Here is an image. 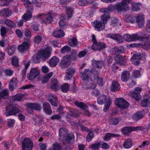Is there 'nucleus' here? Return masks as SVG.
<instances>
[{"mask_svg": "<svg viewBox=\"0 0 150 150\" xmlns=\"http://www.w3.org/2000/svg\"><path fill=\"white\" fill-rule=\"evenodd\" d=\"M144 115L142 112H137L134 114L132 117L133 119L135 120H138L143 118Z\"/></svg>", "mask_w": 150, "mask_h": 150, "instance_id": "nucleus-34", "label": "nucleus"}, {"mask_svg": "<svg viewBox=\"0 0 150 150\" xmlns=\"http://www.w3.org/2000/svg\"><path fill=\"white\" fill-rule=\"evenodd\" d=\"M5 74L7 76H11L13 73V71L10 69H6L5 71Z\"/></svg>", "mask_w": 150, "mask_h": 150, "instance_id": "nucleus-63", "label": "nucleus"}, {"mask_svg": "<svg viewBox=\"0 0 150 150\" xmlns=\"http://www.w3.org/2000/svg\"><path fill=\"white\" fill-rule=\"evenodd\" d=\"M53 36L56 38H61L64 36L65 33L63 30H59L53 33Z\"/></svg>", "mask_w": 150, "mask_h": 150, "instance_id": "nucleus-31", "label": "nucleus"}, {"mask_svg": "<svg viewBox=\"0 0 150 150\" xmlns=\"http://www.w3.org/2000/svg\"><path fill=\"white\" fill-rule=\"evenodd\" d=\"M92 2V1H87V0H83L79 1L78 3V4L79 6H82L88 4H91Z\"/></svg>", "mask_w": 150, "mask_h": 150, "instance_id": "nucleus-48", "label": "nucleus"}, {"mask_svg": "<svg viewBox=\"0 0 150 150\" xmlns=\"http://www.w3.org/2000/svg\"><path fill=\"white\" fill-rule=\"evenodd\" d=\"M18 59L16 56H13L12 59V63L13 65L17 66L18 65Z\"/></svg>", "mask_w": 150, "mask_h": 150, "instance_id": "nucleus-54", "label": "nucleus"}, {"mask_svg": "<svg viewBox=\"0 0 150 150\" xmlns=\"http://www.w3.org/2000/svg\"><path fill=\"white\" fill-rule=\"evenodd\" d=\"M140 33H135L132 35L126 34L123 35V38H149V36L147 34L144 35V36H141Z\"/></svg>", "mask_w": 150, "mask_h": 150, "instance_id": "nucleus-25", "label": "nucleus"}, {"mask_svg": "<svg viewBox=\"0 0 150 150\" xmlns=\"http://www.w3.org/2000/svg\"><path fill=\"white\" fill-rule=\"evenodd\" d=\"M130 76L129 73L126 71H125L122 72L121 76V80L124 82L127 81L129 79Z\"/></svg>", "mask_w": 150, "mask_h": 150, "instance_id": "nucleus-33", "label": "nucleus"}, {"mask_svg": "<svg viewBox=\"0 0 150 150\" xmlns=\"http://www.w3.org/2000/svg\"><path fill=\"white\" fill-rule=\"evenodd\" d=\"M150 144V141L149 140L145 141L142 143V145L139 146L140 148H143L145 146H147Z\"/></svg>", "mask_w": 150, "mask_h": 150, "instance_id": "nucleus-64", "label": "nucleus"}, {"mask_svg": "<svg viewBox=\"0 0 150 150\" xmlns=\"http://www.w3.org/2000/svg\"><path fill=\"white\" fill-rule=\"evenodd\" d=\"M133 145L132 140L130 139H128L125 140L123 144V147L126 149L131 148Z\"/></svg>", "mask_w": 150, "mask_h": 150, "instance_id": "nucleus-23", "label": "nucleus"}, {"mask_svg": "<svg viewBox=\"0 0 150 150\" xmlns=\"http://www.w3.org/2000/svg\"><path fill=\"white\" fill-rule=\"evenodd\" d=\"M23 97V95L21 94H18L16 95L14 97L12 98V100H21Z\"/></svg>", "mask_w": 150, "mask_h": 150, "instance_id": "nucleus-55", "label": "nucleus"}, {"mask_svg": "<svg viewBox=\"0 0 150 150\" xmlns=\"http://www.w3.org/2000/svg\"><path fill=\"white\" fill-rule=\"evenodd\" d=\"M77 42L76 38H72L68 41V43L70 46L74 47L76 45Z\"/></svg>", "mask_w": 150, "mask_h": 150, "instance_id": "nucleus-44", "label": "nucleus"}, {"mask_svg": "<svg viewBox=\"0 0 150 150\" xmlns=\"http://www.w3.org/2000/svg\"><path fill=\"white\" fill-rule=\"evenodd\" d=\"M140 71L138 70H135L132 73V76L135 78H137L140 76Z\"/></svg>", "mask_w": 150, "mask_h": 150, "instance_id": "nucleus-58", "label": "nucleus"}, {"mask_svg": "<svg viewBox=\"0 0 150 150\" xmlns=\"http://www.w3.org/2000/svg\"><path fill=\"white\" fill-rule=\"evenodd\" d=\"M1 14L5 16H9L11 15L8 9L7 8L2 9L1 11Z\"/></svg>", "mask_w": 150, "mask_h": 150, "instance_id": "nucleus-43", "label": "nucleus"}, {"mask_svg": "<svg viewBox=\"0 0 150 150\" xmlns=\"http://www.w3.org/2000/svg\"><path fill=\"white\" fill-rule=\"evenodd\" d=\"M12 108L10 110V106H8L7 108V111L6 113V115L8 116L10 115H15L16 114L19 112L20 111V110L16 107H13L12 105Z\"/></svg>", "mask_w": 150, "mask_h": 150, "instance_id": "nucleus-12", "label": "nucleus"}, {"mask_svg": "<svg viewBox=\"0 0 150 150\" xmlns=\"http://www.w3.org/2000/svg\"><path fill=\"white\" fill-rule=\"evenodd\" d=\"M66 13L68 17L69 18L72 17L74 12V9L72 8L68 7L66 8Z\"/></svg>", "mask_w": 150, "mask_h": 150, "instance_id": "nucleus-39", "label": "nucleus"}, {"mask_svg": "<svg viewBox=\"0 0 150 150\" xmlns=\"http://www.w3.org/2000/svg\"><path fill=\"white\" fill-rule=\"evenodd\" d=\"M110 18V16L108 14H105L102 16L101 18V19L102 21V24L104 25L105 24H106Z\"/></svg>", "mask_w": 150, "mask_h": 150, "instance_id": "nucleus-40", "label": "nucleus"}, {"mask_svg": "<svg viewBox=\"0 0 150 150\" xmlns=\"http://www.w3.org/2000/svg\"><path fill=\"white\" fill-rule=\"evenodd\" d=\"M43 108L44 111L47 114L50 115L52 113L51 106L49 103H45L43 104Z\"/></svg>", "mask_w": 150, "mask_h": 150, "instance_id": "nucleus-20", "label": "nucleus"}, {"mask_svg": "<svg viewBox=\"0 0 150 150\" xmlns=\"http://www.w3.org/2000/svg\"><path fill=\"white\" fill-rule=\"evenodd\" d=\"M139 129V127H126L122 128L121 129V131L124 134H126L129 133L131 131L137 130Z\"/></svg>", "mask_w": 150, "mask_h": 150, "instance_id": "nucleus-15", "label": "nucleus"}, {"mask_svg": "<svg viewBox=\"0 0 150 150\" xmlns=\"http://www.w3.org/2000/svg\"><path fill=\"white\" fill-rule=\"evenodd\" d=\"M71 49L70 47L67 45H65L61 49V51L62 53H65L66 52L69 51L71 50Z\"/></svg>", "mask_w": 150, "mask_h": 150, "instance_id": "nucleus-52", "label": "nucleus"}, {"mask_svg": "<svg viewBox=\"0 0 150 150\" xmlns=\"http://www.w3.org/2000/svg\"><path fill=\"white\" fill-rule=\"evenodd\" d=\"M66 24V19L64 18L61 19L59 22V25L61 27H64Z\"/></svg>", "mask_w": 150, "mask_h": 150, "instance_id": "nucleus-59", "label": "nucleus"}, {"mask_svg": "<svg viewBox=\"0 0 150 150\" xmlns=\"http://www.w3.org/2000/svg\"><path fill=\"white\" fill-rule=\"evenodd\" d=\"M49 101L52 106H55V107L57 106L58 102L57 97H53L51 99L49 100Z\"/></svg>", "mask_w": 150, "mask_h": 150, "instance_id": "nucleus-45", "label": "nucleus"}, {"mask_svg": "<svg viewBox=\"0 0 150 150\" xmlns=\"http://www.w3.org/2000/svg\"><path fill=\"white\" fill-rule=\"evenodd\" d=\"M99 11L102 13L106 14L108 13L110 10L109 8H103L100 9Z\"/></svg>", "mask_w": 150, "mask_h": 150, "instance_id": "nucleus-61", "label": "nucleus"}, {"mask_svg": "<svg viewBox=\"0 0 150 150\" xmlns=\"http://www.w3.org/2000/svg\"><path fill=\"white\" fill-rule=\"evenodd\" d=\"M93 137V132L91 131L89 132L86 137L87 141L88 142H90L91 140Z\"/></svg>", "mask_w": 150, "mask_h": 150, "instance_id": "nucleus-57", "label": "nucleus"}, {"mask_svg": "<svg viewBox=\"0 0 150 150\" xmlns=\"http://www.w3.org/2000/svg\"><path fill=\"white\" fill-rule=\"evenodd\" d=\"M1 23L2 24H5L10 28L15 26V24L12 21L6 19H4L1 20Z\"/></svg>", "mask_w": 150, "mask_h": 150, "instance_id": "nucleus-21", "label": "nucleus"}, {"mask_svg": "<svg viewBox=\"0 0 150 150\" xmlns=\"http://www.w3.org/2000/svg\"><path fill=\"white\" fill-rule=\"evenodd\" d=\"M110 98L107 99V97L106 96L102 95L98 98L97 100L98 103L99 105H102L104 102H107Z\"/></svg>", "mask_w": 150, "mask_h": 150, "instance_id": "nucleus-29", "label": "nucleus"}, {"mask_svg": "<svg viewBox=\"0 0 150 150\" xmlns=\"http://www.w3.org/2000/svg\"><path fill=\"white\" fill-rule=\"evenodd\" d=\"M71 62L70 56H65L63 57L62 59L60 62L59 65L62 68H64L69 66Z\"/></svg>", "mask_w": 150, "mask_h": 150, "instance_id": "nucleus-8", "label": "nucleus"}, {"mask_svg": "<svg viewBox=\"0 0 150 150\" xmlns=\"http://www.w3.org/2000/svg\"><path fill=\"white\" fill-rule=\"evenodd\" d=\"M40 74L39 71L36 68H32L28 75V78L30 80H33L39 75Z\"/></svg>", "mask_w": 150, "mask_h": 150, "instance_id": "nucleus-10", "label": "nucleus"}, {"mask_svg": "<svg viewBox=\"0 0 150 150\" xmlns=\"http://www.w3.org/2000/svg\"><path fill=\"white\" fill-rule=\"evenodd\" d=\"M142 90V88L140 87H137L136 88L134 92L132 93V96L136 100H138L141 98V96L139 94Z\"/></svg>", "mask_w": 150, "mask_h": 150, "instance_id": "nucleus-16", "label": "nucleus"}, {"mask_svg": "<svg viewBox=\"0 0 150 150\" xmlns=\"http://www.w3.org/2000/svg\"><path fill=\"white\" fill-rule=\"evenodd\" d=\"M34 121L35 125H41L43 121L42 119L38 116H37L34 118Z\"/></svg>", "mask_w": 150, "mask_h": 150, "instance_id": "nucleus-53", "label": "nucleus"}, {"mask_svg": "<svg viewBox=\"0 0 150 150\" xmlns=\"http://www.w3.org/2000/svg\"><path fill=\"white\" fill-rule=\"evenodd\" d=\"M75 71V69L69 68L67 70L65 79L67 80H70L72 78Z\"/></svg>", "mask_w": 150, "mask_h": 150, "instance_id": "nucleus-18", "label": "nucleus"}, {"mask_svg": "<svg viewBox=\"0 0 150 150\" xmlns=\"http://www.w3.org/2000/svg\"><path fill=\"white\" fill-rule=\"evenodd\" d=\"M92 74L91 70L86 69L83 72H81L82 79L86 80V84L85 85V88L87 89H94L95 88L96 83H95L94 80H90V77Z\"/></svg>", "mask_w": 150, "mask_h": 150, "instance_id": "nucleus-1", "label": "nucleus"}, {"mask_svg": "<svg viewBox=\"0 0 150 150\" xmlns=\"http://www.w3.org/2000/svg\"><path fill=\"white\" fill-rule=\"evenodd\" d=\"M132 10L134 11H138L140 9V7L141 6L140 3L133 2L132 3Z\"/></svg>", "mask_w": 150, "mask_h": 150, "instance_id": "nucleus-28", "label": "nucleus"}, {"mask_svg": "<svg viewBox=\"0 0 150 150\" xmlns=\"http://www.w3.org/2000/svg\"><path fill=\"white\" fill-rule=\"evenodd\" d=\"M53 74L52 72H51L45 75L42 80V83L43 84L46 83L52 76Z\"/></svg>", "mask_w": 150, "mask_h": 150, "instance_id": "nucleus-35", "label": "nucleus"}, {"mask_svg": "<svg viewBox=\"0 0 150 150\" xmlns=\"http://www.w3.org/2000/svg\"><path fill=\"white\" fill-rule=\"evenodd\" d=\"M94 80L95 83H98L100 86H102L104 83L102 79L100 78L98 75H95L94 76Z\"/></svg>", "mask_w": 150, "mask_h": 150, "instance_id": "nucleus-36", "label": "nucleus"}, {"mask_svg": "<svg viewBox=\"0 0 150 150\" xmlns=\"http://www.w3.org/2000/svg\"><path fill=\"white\" fill-rule=\"evenodd\" d=\"M145 56L146 54L145 53H142L141 54H134L132 56L130 60L135 64L138 65L139 64L140 62L137 60L144 59Z\"/></svg>", "mask_w": 150, "mask_h": 150, "instance_id": "nucleus-7", "label": "nucleus"}, {"mask_svg": "<svg viewBox=\"0 0 150 150\" xmlns=\"http://www.w3.org/2000/svg\"><path fill=\"white\" fill-rule=\"evenodd\" d=\"M111 104V101L110 99H109L107 102H106L105 107L103 109L104 112H106L108 110L109 107Z\"/></svg>", "mask_w": 150, "mask_h": 150, "instance_id": "nucleus-47", "label": "nucleus"}, {"mask_svg": "<svg viewBox=\"0 0 150 150\" xmlns=\"http://www.w3.org/2000/svg\"><path fill=\"white\" fill-rule=\"evenodd\" d=\"M8 90L7 89L4 90L1 92V98H7L8 97Z\"/></svg>", "mask_w": 150, "mask_h": 150, "instance_id": "nucleus-46", "label": "nucleus"}, {"mask_svg": "<svg viewBox=\"0 0 150 150\" xmlns=\"http://www.w3.org/2000/svg\"><path fill=\"white\" fill-rule=\"evenodd\" d=\"M108 38H118L120 37L122 35L118 33H109L107 35Z\"/></svg>", "mask_w": 150, "mask_h": 150, "instance_id": "nucleus-56", "label": "nucleus"}, {"mask_svg": "<svg viewBox=\"0 0 150 150\" xmlns=\"http://www.w3.org/2000/svg\"><path fill=\"white\" fill-rule=\"evenodd\" d=\"M115 104L121 108H125L128 107L129 103L122 98H118L115 101Z\"/></svg>", "mask_w": 150, "mask_h": 150, "instance_id": "nucleus-9", "label": "nucleus"}, {"mask_svg": "<svg viewBox=\"0 0 150 150\" xmlns=\"http://www.w3.org/2000/svg\"><path fill=\"white\" fill-rule=\"evenodd\" d=\"M18 83V81L16 78H13L10 81L9 88L11 90H14V88L16 86Z\"/></svg>", "mask_w": 150, "mask_h": 150, "instance_id": "nucleus-24", "label": "nucleus"}, {"mask_svg": "<svg viewBox=\"0 0 150 150\" xmlns=\"http://www.w3.org/2000/svg\"><path fill=\"white\" fill-rule=\"evenodd\" d=\"M122 50H121V49H120L119 48L115 47L113 49V51L115 53H123L125 51L124 48V47H122L121 48Z\"/></svg>", "mask_w": 150, "mask_h": 150, "instance_id": "nucleus-50", "label": "nucleus"}, {"mask_svg": "<svg viewBox=\"0 0 150 150\" xmlns=\"http://www.w3.org/2000/svg\"><path fill=\"white\" fill-rule=\"evenodd\" d=\"M32 16V14L31 12L27 11L22 16V20L24 22H26L28 20H29Z\"/></svg>", "mask_w": 150, "mask_h": 150, "instance_id": "nucleus-32", "label": "nucleus"}, {"mask_svg": "<svg viewBox=\"0 0 150 150\" xmlns=\"http://www.w3.org/2000/svg\"><path fill=\"white\" fill-rule=\"evenodd\" d=\"M30 44V39L28 38H25L22 44L18 46V51L21 52L25 51L29 48Z\"/></svg>", "mask_w": 150, "mask_h": 150, "instance_id": "nucleus-5", "label": "nucleus"}, {"mask_svg": "<svg viewBox=\"0 0 150 150\" xmlns=\"http://www.w3.org/2000/svg\"><path fill=\"white\" fill-rule=\"evenodd\" d=\"M59 139L62 140L65 139L69 143L74 141V135L72 133L68 134L67 130L64 128H61L59 129Z\"/></svg>", "mask_w": 150, "mask_h": 150, "instance_id": "nucleus-2", "label": "nucleus"}, {"mask_svg": "<svg viewBox=\"0 0 150 150\" xmlns=\"http://www.w3.org/2000/svg\"><path fill=\"white\" fill-rule=\"evenodd\" d=\"M26 105L29 108L36 110H40L42 109L41 106L39 104L30 103H27Z\"/></svg>", "mask_w": 150, "mask_h": 150, "instance_id": "nucleus-22", "label": "nucleus"}, {"mask_svg": "<svg viewBox=\"0 0 150 150\" xmlns=\"http://www.w3.org/2000/svg\"><path fill=\"white\" fill-rule=\"evenodd\" d=\"M132 0H122L120 3L115 4V8L119 11H126L129 9L128 5Z\"/></svg>", "mask_w": 150, "mask_h": 150, "instance_id": "nucleus-4", "label": "nucleus"}, {"mask_svg": "<svg viewBox=\"0 0 150 150\" xmlns=\"http://www.w3.org/2000/svg\"><path fill=\"white\" fill-rule=\"evenodd\" d=\"M51 48L48 47L44 50H40L36 54L35 58L37 60L42 59L43 60H45L48 58L50 55L51 52Z\"/></svg>", "mask_w": 150, "mask_h": 150, "instance_id": "nucleus-3", "label": "nucleus"}, {"mask_svg": "<svg viewBox=\"0 0 150 150\" xmlns=\"http://www.w3.org/2000/svg\"><path fill=\"white\" fill-rule=\"evenodd\" d=\"M31 26L33 30L38 31V25L35 22L32 23Z\"/></svg>", "mask_w": 150, "mask_h": 150, "instance_id": "nucleus-60", "label": "nucleus"}, {"mask_svg": "<svg viewBox=\"0 0 150 150\" xmlns=\"http://www.w3.org/2000/svg\"><path fill=\"white\" fill-rule=\"evenodd\" d=\"M91 25L98 31H100L105 28L104 25H103L100 21L97 20H95L92 22Z\"/></svg>", "mask_w": 150, "mask_h": 150, "instance_id": "nucleus-13", "label": "nucleus"}, {"mask_svg": "<svg viewBox=\"0 0 150 150\" xmlns=\"http://www.w3.org/2000/svg\"><path fill=\"white\" fill-rule=\"evenodd\" d=\"M120 137V135L119 134L108 133L106 134L104 139L105 141H107L110 140L112 137L118 138Z\"/></svg>", "mask_w": 150, "mask_h": 150, "instance_id": "nucleus-30", "label": "nucleus"}, {"mask_svg": "<svg viewBox=\"0 0 150 150\" xmlns=\"http://www.w3.org/2000/svg\"><path fill=\"white\" fill-rule=\"evenodd\" d=\"M100 145V142H96L95 143L89 145V147L93 150H95L96 149H98Z\"/></svg>", "mask_w": 150, "mask_h": 150, "instance_id": "nucleus-41", "label": "nucleus"}, {"mask_svg": "<svg viewBox=\"0 0 150 150\" xmlns=\"http://www.w3.org/2000/svg\"><path fill=\"white\" fill-rule=\"evenodd\" d=\"M16 47L15 45L11 46L8 50V54L12 55H13L15 51Z\"/></svg>", "mask_w": 150, "mask_h": 150, "instance_id": "nucleus-51", "label": "nucleus"}, {"mask_svg": "<svg viewBox=\"0 0 150 150\" xmlns=\"http://www.w3.org/2000/svg\"><path fill=\"white\" fill-rule=\"evenodd\" d=\"M53 147L52 150H61L59 145L57 143L53 144Z\"/></svg>", "mask_w": 150, "mask_h": 150, "instance_id": "nucleus-62", "label": "nucleus"}, {"mask_svg": "<svg viewBox=\"0 0 150 150\" xmlns=\"http://www.w3.org/2000/svg\"><path fill=\"white\" fill-rule=\"evenodd\" d=\"M92 66L97 68H100L103 65V62L102 61H97L93 59L92 61Z\"/></svg>", "mask_w": 150, "mask_h": 150, "instance_id": "nucleus-38", "label": "nucleus"}, {"mask_svg": "<svg viewBox=\"0 0 150 150\" xmlns=\"http://www.w3.org/2000/svg\"><path fill=\"white\" fill-rule=\"evenodd\" d=\"M59 61V58L54 56L50 59L49 64L50 67H54L56 66Z\"/></svg>", "mask_w": 150, "mask_h": 150, "instance_id": "nucleus-17", "label": "nucleus"}, {"mask_svg": "<svg viewBox=\"0 0 150 150\" xmlns=\"http://www.w3.org/2000/svg\"><path fill=\"white\" fill-rule=\"evenodd\" d=\"M59 87V85L57 80L56 79H53L52 85L50 86L51 88L54 91H57Z\"/></svg>", "mask_w": 150, "mask_h": 150, "instance_id": "nucleus-27", "label": "nucleus"}, {"mask_svg": "<svg viewBox=\"0 0 150 150\" xmlns=\"http://www.w3.org/2000/svg\"><path fill=\"white\" fill-rule=\"evenodd\" d=\"M70 87V85L68 83H65L61 87L62 91L64 93H66L69 90Z\"/></svg>", "mask_w": 150, "mask_h": 150, "instance_id": "nucleus-42", "label": "nucleus"}, {"mask_svg": "<svg viewBox=\"0 0 150 150\" xmlns=\"http://www.w3.org/2000/svg\"><path fill=\"white\" fill-rule=\"evenodd\" d=\"M74 103L78 107L82 109H85V112L86 115L89 116H90V113L88 110L86 109V108H87V106L83 103L76 101Z\"/></svg>", "mask_w": 150, "mask_h": 150, "instance_id": "nucleus-14", "label": "nucleus"}, {"mask_svg": "<svg viewBox=\"0 0 150 150\" xmlns=\"http://www.w3.org/2000/svg\"><path fill=\"white\" fill-rule=\"evenodd\" d=\"M115 60L116 62L118 64H123L126 61L125 59H124L123 57L120 55L117 56L115 57Z\"/></svg>", "mask_w": 150, "mask_h": 150, "instance_id": "nucleus-37", "label": "nucleus"}, {"mask_svg": "<svg viewBox=\"0 0 150 150\" xmlns=\"http://www.w3.org/2000/svg\"><path fill=\"white\" fill-rule=\"evenodd\" d=\"M23 150H31L33 146V142L28 138H25L22 143Z\"/></svg>", "mask_w": 150, "mask_h": 150, "instance_id": "nucleus-6", "label": "nucleus"}, {"mask_svg": "<svg viewBox=\"0 0 150 150\" xmlns=\"http://www.w3.org/2000/svg\"><path fill=\"white\" fill-rule=\"evenodd\" d=\"M44 18V19L42 21V23L49 24L51 23L53 21V18L50 13L45 15Z\"/></svg>", "mask_w": 150, "mask_h": 150, "instance_id": "nucleus-19", "label": "nucleus"}, {"mask_svg": "<svg viewBox=\"0 0 150 150\" xmlns=\"http://www.w3.org/2000/svg\"><path fill=\"white\" fill-rule=\"evenodd\" d=\"M120 86L117 81H114L112 82L111 87L112 91H117L120 90Z\"/></svg>", "mask_w": 150, "mask_h": 150, "instance_id": "nucleus-26", "label": "nucleus"}, {"mask_svg": "<svg viewBox=\"0 0 150 150\" xmlns=\"http://www.w3.org/2000/svg\"><path fill=\"white\" fill-rule=\"evenodd\" d=\"M139 16L137 17V23L138 26L140 27H142L144 25V19H143V18H142L141 20L139 21Z\"/></svg>", "mask_w": 150, "mask_h": 150, "instance_id": "nucleus-49", "label": "nucleus"}, {"mask_svg": "<svg viewBox=\"0 0 150 150\" xmlns=\"http://www.w3.org/2000/svg\"><path fill=\"white\" fill-rule=\"evenodd\" d=\"M92 41L93 43L91 46V49L95 51L100 50L103 49L105 47V45H101V47H100V45H98L97 42L96 41V38H92Z\"/></svg>", "mask_w": 150, "mask_h": 150, "instance_id": "nucleus-11", "label": "nucleus"}]
</instances>
